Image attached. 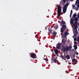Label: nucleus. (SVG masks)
Here are the masks:
<instances>
[{
    "label": "nucleus",
    "mask_w": 79,
    "mask_h": 79,
    "mask_svg": "<svg viewBox=\"0 0 79 79\" xmlns=\"http://www.w3.org/2000/svg\"><path fill=\"white\" fill-rule=\"evenodd\" d=\"M72 49V47L71 46H67L66 47H64V45L62 46V51L64 52H68L69 51V50Z\"/></svg>",
    "instance_id": "nucleus-1"
},
{
    "label": "nucleus",
    "mask_w": 79,
    "mask_h": 79,
    "mask_svg": "<svg viewBox=\"0 0 79 79\" xmlns=\"http://www.w3.org/2000/svg\"><path fill=\"white\" fill-rule=\"evenodd\" d=\"M61 6H57V15L58 16H60L61 15Z\"/></svg>",
    "instance_id": "nucleus-2"
},
{
    "label": "nucleus",
    "mask_w": 79,
    "mask_h": 79,
    "mask_svg": "<svg viewBox=\"0 0 79 79\" xmlns=\"http://www.w3.org/2000/svg\"><path fill=\"white\" fill-rule=\"evenodd\" d=\"M68 5H69V3H67L64 6L63 10L64 13H66V10H67V8H68Z\"/></svg>",
    "instance_id": "nucleus-3"
},
{
    "label": "nucleus",
    "mask_w": 79,
    "mask_h": 79,
    "mask_svg": "<svg viewBox=\"0 0 79 79\" xmlns=\"http://www.w3.org/2000/svg\"><path fill=\"white\" fill-rule=\"evenodd\" d=\"M72 64L74 65V64H76L77 63V60L74 58L72 60Z\"/></svg>",
    "instance_id": "nucleus-4"
},
{
    "label": "nucleus",
    "mask_w": 79,
    "mask_h": 79,
    "mask_svg": "<svg viewBox=\"0 0 79 79\" xmlns=\"http://www.w3.org/2000/svg\"><path fill=\"white\" fill-rule=\"evenodd\" d=\"M30 56L31 57V58L34 59L36 58H37V56L36 55V54H31V53Z\"/></svg>",
    "instance_id": "nucleus-5"
},
{
    "label": "nucleus",
    "mask_w": 79,
    "mask_h": 79,
    "mask_svg": "<svg viewBox=\"0 0 79 79\" xmlns=\"http://www.w3.org/2000/svg\"><path fill=\"white\" fill-rule=\"evenodd\" d=\"M61 43H58L56 45V48L58 50H60V46H61Z\"/></svg>",
    "instance_id": "nucleus-6"
},
{
    "label": "nucleus",
    "mask_w": 79,
    "mask_h": 79,
    "mask_svg": "<svg viewBox=\"0 0 79 79\" xmlns=\"http://www.w3.org/2000/svg\"><path fill=\"white\" fill-rule=\"evenodd\" d=\"M65 58H66L67 60H69L70 59V56L69 55H67L65 56Z\"/></svg>",
    "instance_id": "nucleus-7"
},
{
    "label": "nucleus",
    "mask_w": 79,
    "mask_h": 79,
    "mask_svg": "<svg viewBox=\"0 0 79 79\" xmlns=\"http://www.w3.org/2000/svg\"><path fill=\"white\" fill-rule=\"evenodd\" d=\"M74 22V19H73V18H72L70 20V24H73V23Z\"/></svg>",
    "instance_id": "nucleus-8"
},
{
    "label": "nucleus",
    "mask_w": 79,
    "mask_h": 79,
    "mask_svg": "<svg viewBox=\"0 0 79 79\" xmlns=\"http://www.w3.org/2000/svg\"><path fill=\"white\" fill-rule=\"evenodd\" d=\"M48 30L49 32H50V33H52V31H53V30H52V29L50 28V27H49L48 28Z\"/></svg>",
    "instance_id": "nucleus-9"
},
{
    "label": "nucleus",
    "mask_w": 79,
    "mask_h": 79,
    "mask_svg": "<svg viewBox=\"0 0 79 79\" xmlns=\"http://www.w3.org/2000/svg\"><path fill=\"white\" fill-rule=\"evenodd\" d=\"M58 49H55L54 50V52H55V54H56V55H58Z\"/></svg>",
    "instance_id": "nucleus-10"
},
{
    "label": "nucleus",
    "mask_w": 79,
    "mask_h": 79,
    "mask_svg": "<svg viewBox=\"0 0 79 79\" xmlns=\"http://www.w3.org/2000/svg\"><path fill=\"white\" fill-rule=\"evenodd\" d=\"M62 27L63 29H65L66 28V26L64 25H63Z\"/></svg>",
    "instance_id": "nucleus-11"
},
{
    "label": "nucleus",
    "mask_w": 79,
    "mask_h": 79,
    "mask_svg": "<svg viewBox=\"0 0 79 79\" xmlns=\"http://www.w3.org/2000/svg\"><path fill=\"white\" fill-rule=\"evenodd\" d=\"M52 35L53 36H56V31H53V33H52Z\"/></svg>",
    "instance_id": "nucleus-12"
},
{
    "label": "nucleus",
    "mask_w": 79,
    "mask_h": 79,
    "mask_svg": "<svg viewBox=\"0 0 79 79\" xmlns=\"http://www.w3.org/2000/svg\"><path fill=\"white\" fill-rule=\"evenodd\" d=\"M60 57L61 58H62V59H63L64 60H65L66 59H65V57H64V56H62L61 55H60Z\"/></svg>",
    "instance_id": "nucleus-13"
},
{
    "label": "nucleus",
    "mask_w": 79,
    "mask_h": 79,
    "mask_svg": "<svg viewBox=\"0 0 79 79\" xmlns=\"http://www.w3.org/2000/svg\"><path fill=\"white\" fill-rule=\"evenodd\" d=\"M79 3V0H77L76 3H75V5H77V4H78Z\"/></svg>",
    "instance_id": "nucleus-14"
},
{
    "label": "nucleus",
    "mask_w": 79,
    "mask_h": 79,
    "mask_svg": "<svg viewBox=\"0 0 79 79\" xmlns=\"http://www.w3.org/2000/svg\"><path fill=\"white\" fill-rule=\"evenodd\" d=\"M74 48L75 50H77V46L76 45H74Z\"/></svg>",
    "instance_id": "nucleus-15"
},
{
    "label": "nucleus",
    "mask_w": 79,
    "mask_h": 79,
    "mask_svg": "<svg viewBox=\"0 0 79 79\" xmlns=\"http://www.w3.org/2000/svg\"><path fill=\"white\" fill-rule=\"evenodd\" d=\"M76 16H77L76 14V13L74 14L73 15V18H76Z\"/></svg>",
    "instance_id": "nucleus-16"
},
{
    "label": "nucleus",
    "mask_w": 79,
    "mask_h": 79,
    "mask_svg": "<svg viewBox=\"0 0 79 79\" xmlns=\"http://www.w3.org/2000/svg\"><path fill=\"white\" fill-rule=\"evenodd\" d=\"M54 61L55 63H56V62H58V60H56V58L54 59Z\"/></svg>",
    "instance_id": "nucleus-17"
},
{
    "label": "nucleus",
    "mask_w": 79,
    "mask_h": 79,
    "mask_svg": "<svg viewBox=\"0 0 79 79\" xmlns=\"http://www.w3.org/2000/svg\"><path fill=\"white\" fill-rule=\"evenodd\" d=\"M68 34H69V33L67 32L66 31H65L64 35H68Z\"/></svg>",
    "instance_id": "nucleus-18"
},
{
    "label": "nucleus",
    "mask_w": 79,
    "mask_h": 79,
    "mask_svg": "<svg viewBox=\"0 0 79 79\" xmlns=\"http://www.w3.org/2000/svg\"><path fill=\"white\" fill-rule=\"evenodd\" d=\"M62 43H63V44H64L65 45V44H66V43H65V42H66V40H64H64H63L62 41Z\"/></svg>",
    "instance_id": "nucleus-19"
},
{
    "label": "nucleus",
    "mask_w": 79,
    "mask_h": 79,
    "mask_svg": "<svg viewBox=\"0 0 79 79\" xmlns=\"http://www.w3.org/2000/svg\"><path fill=\"white\" fill-rule=\"evenodd\" d=\"M60 32H61V33H63L64 32V30H63V29H62L61 28H60Z\"/></svg>",
    "instance_id": "nucleus-20"
},
{
    "label": "nucleus",
    "mask_w": 79,
    "mask_h": 79,
    "mask_svg": "<svg viewBox=\"0 0 79 79\" xmlns=\"http://www.w3.org/2000/svg\"><path fill=\"white\" fill-rule=\"evenodd\" d=\"M61 23L63 25H64V24H66V22H65L64 21H62Z\"/></svg>",
    "instance_id": "nucleus-21"
},
{
    "label": "nucleus",
    "mask_w": 79,
    "mask_h": 79,
    "mask_svg": "<svg viewBox=\"0 0 79 79\" xmlns=\"http://www.w3.org/2000/svg\"><path fill=\"white\" fill-rule=\"evenodd\" d=\"M54 29H58V26H56L54 27Z\"/></svg>",
    "instance_id": "nucleus-22"
},
{
    "label": "nucleus",
    "mask_w": 79,
    "mask_h": 79,
    "mask_svg": "<svg viewBox=\"0 0 79 79\" xmlns=\"http://www.w3.org/2000/svg\"><path fill=\"white\" fill-rule=\"evenodd\" d=\"M75 21H78V18H75Z\"/></svg>",
    "instance_id": "nucleus-23"
},
{
    "label": "nucleus",
    "mask_w": 79,
    "mask_h": 79,
    "mask_svg": "<svg viewBox=\"0 0 79 79\" xmlns=\"http://www.w3.org/2000/svg\"><path fill=\"white\" fill-rule=\"evenodd\" d=\"M77 25H75L74 28V30H76V27H77Z\"/></svg>",
    "instance_id": "nucleus-24"
},
{
    "label": "nucleus",
    "mask_w": 79,
    "mask_h": 79,
    "mask_svg": "<svg viewBox=\"0 0 79 79\" xmlns=\"http://www.w3.org/2000/svg\"><path fill=\"white\" fill-rule=\"evenodd\" d=\"M74 41H76L77 40V38L76 37L74 38Z\"/></svg>",
    "instance_id": "nucleus-25"
},
{
    "label": "nucleus",
    "mask_w": 79,
    "mask_h": 79,
    "mask_svg": "<svg viewBox=\"0 0 79 79\" xmlns=\"http://www.w3.org/2000/svg\"><path fill=\"white\" fill-rule=\"evenodd\" d=\"M74 23L75 24H77V21H75L74 22Z\"/></svg>",
    "instance_id": "nucleus-26"
},
{
    "label": "nucleus",
    "mask_w": 79,
    "mask_h": 79,
    "mask_svg": "<svg viewBox=\"0 0 79 79\" xmlns=\"http://www.w3.org/2000/svg\"><path fill=\"white\" fill-rule=\"evenodd\" d=\"M76 44H77V42H75L74 45H76Z\"/></svg>",
    "instance_id": "nucleus-27"
},
{
    "label": "nucleus",
    "mask_w": 79,
    "mask_h": 79,
    "mask_svg": "<svg viewBox=\"0 0 79 79\" xmlns=\"http://www.w3.org/2000/svg\"><path fill=\"white\" fill-rule=\"evenodd\" d=\"M75 10H77H77H79V8H78L77 7L75 8Z\"/></svg>",
    "instance_id": "nucleus-28"
},
{
    "label": "nucleus",
    "mask_w": 79,
    "mask_h": 79,
    "mask_svg": "<svg viewBox=\"0 0 79 79\" xmlns=\"http://www.w3.org/2000/svg\"><path fill=\"white\" fill-rule=\"evenodd\" d=\"M77 41L78 42H79V37H77Z\"/></svg>",
    "instance_id": "nucleus-29"
},
{
    "label": "nucleus",
    "mask_w": 79,
    "mask_h": 79,
    "mask_svg": "<svg viewBox=\"0 0 79 79\" xmlns=\"http://www.w3.org/2000/svg\"><path fill=\"white\" fill-rule=\"evenodd\" d=\"M72 6L73 8H74V7H75V5L74 4H73Z\"/></svg>",
    "instance_id": "nucleus-30"
},
{
    "label": "nucleus",
    "mask_w": 79,
    "mask_h": 79,
    "mask_svg": "<svg viewBox=\"0 0 79 79\" xmlns=\"http://www.w3.org/2000/svg\"><path fill=\"white\" fill-rule=\"evenodd\" d=\"M76 53V55H79V53L77 52H76V53Z\"/></svg>",
    "instance_id": "nucleus-31"
},
{
    "label": "nucleus",
    "mask_w": 79,
    "mask_h": 79,
    "mask_svg": "<svg viewBox=\"0 0 79 79\" xmlns=\"http://www.w3.org/2000/svg\"><path fill=\"white\" fill-rule=\"evenodd\" d=\"M72 58H74V57H75V56L74 55H73L72 56Z\"/></svg>",
    "instance_id": "nucleus-32"
},
{
    "label": "nucleus",
    "mask_w": 79,
    "mask_h": 79,
    "mask_svg": "<svg viewBox=\"0 0 79 79\" xmlns=\"http://www.w3.org/2000/svg\"><path fill=\"white\" fill-rule=\"evenodd\" d=\"M75 32L76 34H78V32H77V31H75Z\"/></svg>",
    "instance_id": "nucleus-33"
},
{
    "label": "nucleus",
    "mask_w": 79,
    "mask_h": 79,
    "mask_svg": "<svg viewBox=\"0 0 79 79\" xmlns=\"http://www.w3.org/2000/svg\"><path fill=\"white\" fill-rule=\"evenodd\" d=\"M70 13H71V14H72L73 13V10H71V12H70Z\"/></svg>",
    "instance_id": "nucleus-34"
},
{
    "label": "nucleus",
    "mask_w": 79,
    "mask_h": 79,
    "mask_svg": "<svg viewBox=\"0 0 79 79\" xmlns=\"http://www.w3.org/2000/svg\"><path fill=\"white\" fill-rule=\"evenodd\" d=\"M77 6L78 8H79V3L78 4Z\"/></svg>",
    "instance_id": "nucleus-35"
},
{
    "label": "nucleus",
    "mask_w": 79,
    "mask_h": 79,
    "mask_svg": "<svg viewBox=\"0 0 79 79\" xmlns=\"http://www.w3.org/2000/svg\"><path fill=\"white\" fill-rule=\"evenodd\" d=\"M66 35H64V37H65V38H66Z\"/></svg>",
    "instance_id": "nucleus-36"
},
{
    "label": "nucleus",
    "mask_w": 79,
    "mask_h": 79,
    "mask_svg": "<svg viewBox=\"0 0 79 79\" xmlns=\"http://www.w3.org/2000/svg\"><path fill=\"white\" fill-rule=\"evenodd\" d=\"M63 2L64 3L66 2V0H63Z\"/></svg>",
    "instance_id": "nucleus-37"
},
{
    "label": "nucleus",
    "mask_w": 79,
    "mask_h": 79,
    "mask_svg": "<svg viewBox=\"0 0 79 79\" xmlns=\"http://www.w3.org/2000/svg\"><path fill=\"white\" fill-rule=\"evenodd\" d=\"M71 15H72V14H70V18H71Z\"/></svg>",
    "instance_id": "nucleus-38"
},
{
    "label": "nucleus",
    "mask_w": 79,
    "mask_h": 79,
    "mask_svg": "<svg viewBox=\"0 0 79 79\" xmlns=\"http://www.w3.org/2000/svg\"><path fill=\"white\" fill-rule=\"evenodd\" d=\"M74 35L75 37H76V34H74Z\"/></svg>",
    "instance_id": "nucleus-39"
},
{
    "label": "nucleus",
    "mask_w": 79,
    "mask_h": 79,
    "mask_svg": "<svg viewBox=\"0 0 79 79\" xmlns=\"http://www.w3.org/2000/svg\"><path fill=\"white\" fill-rule=\"evenodd\" d=\"M35 37H36V38H37V35H36Z\"/></svg>",
    "instance_id": "nucleus-40"
},
{
    "label": "nucleus",
    "mask_w": 79,
    "mask_h": 79,
    "mask_svg": "<svg viewBox=\"0 0 79 79\" xmlns=\"http://www.w3.org/2000/svg\"><path fill=\"white\" fill-rule=\"evenodd\" d=\"M71 2H73V1H74V0H71Z\"/></svg>",
    "instance_id": "nucleus-41"
},
{
    "label": "nucleus",
    "mask_w": 79,
    "mask_h": 79,
    "mask_svg": "<svg viewBox=\"0 0 79 79\" xmlns=\"http://www.w3.org/2000/svg\"><path fill=\"white\" fill-rule=\"evenodd\" d=\"M66 1H69V0H66Z\"/></svg>",
    "instance_id": "nucleus-42"
},
{
    "label": "nucleus",
    "mask_w": 79,
    "mask_h": 79,
    "mask_svg": "<svg viewBox=\"0 0 79 79\" xmlns=\"http://www.w3.org/2000/svg\"><path fill=\"white\" fill-rule=\"evenodd\" d=\"M35 34H36V32H35Z\"/></svg>",
    "instance_id": "nucleus-43"
},
{
    "label": "nucleus",
    "mask_w": 79,
    "mask_h": 79,
    "mask_svg": "<svg viewBox=\"0 0 79 79\" xmlns=\"http://www.w3.org/2000/svg\"><path fill=\"white\" fill-rule=\"evenodd\" d=\"M78 26H79L78 23Z\"/></svg>",
    "instance_id": "nucleus-44"
},
{
    "label": "nucleus",
    "mask_w": 79,
    "mask_h": 79,
    "mask_svg": "<svg viewBox=\"0 0 79 79\" xmlns=\"http://www.w3.org/2000/svg\"><path fill=\"white\" fill-rule=\"evenodd\" d=\"M78 31H79V28H78Z\"/></svg>",
    "instance_id": "nucleus-45"
},
{
    "label": "nucleus",
    "mask_w": 79,
    "mask_h": 79,
    "mask_svg": "<svg viewBox=\"0 0 79 79\" xmlns=\"http://www.w3.org/2000/svg\"><path fill=\"white\" fill-rule=\"evenodd\" d=\"M47 28V27H45V28Z\"/></svg>",
    "instance_id": "nucleus-46"
}]
</instances>
